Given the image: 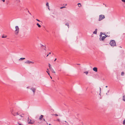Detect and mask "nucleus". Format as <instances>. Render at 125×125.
Segmentation results:
<instances>
[{"label": "nucleus", "mask_w": 125, "mask_h": 125, "mask_svg": "<svg viewBox=\"0 0 125 125\" xmlns=\"http://www.w3.org/2000/svg\"><path fill=\"white\" fill-rule=\"evenodd\" d=\"M84 73H86V74H87L88 73V72L87 71L84 72Z\"/></svg>", "instance_id": "b1692460"}, {"label": "nucleus", "mask_w": 125, "mask_h": 125, "mask_svg": "<svg viewBox=\"0 0 125 125\" xmlns=\"http://www.w3.org/2000/svg\"><path fill=\"white\" fill-rule=\"evenodd\" d=\"M19 124L20 125H21L20 124Z\"/></svg>", "instance_id": "4c0bfd02"}, {"label": "nucleus", "mask_w": 125, "mask_h": 125, "mask_svg": "<svg viewBox=\"0 0 125 125\" xmlns=\"http://www.w3.org/2000/svg\"><path fill=\"white\" fill-rule=\"evenodd\" d=\"M65 25H66L67 26H68H68H69V23H66V24Z\"/></svg>", "instance_id": "393cba45"}, {"label": "nucleus", "mask_w": 125, "mask_h": 125, "mask_svg": "<svg viewBox=\"0 0 125 125\" xmlns=\"http://www.w3.org/2000/svg\"><path fill=\"white\" fill-rule=\"evenodd\" d=\"M10 112L11 114L14 116H16L19 115L18 112H17L16 109L14 108H12L11 109Z\"/></svg>", "instance_id": "f257e3e1"}, {"label": "nucleus", "mask_w": 125, "mask_h": 125, "mask_svg": "<svg viewBox=\"0 0 125 125\" xmlns=\"http://www.w3.org/2000/svg\"><path fill=\"white\" fill-rule=\"evenodd\" d=\"M49 125H51V124H49Z\"/></svg>", "instance_id": "f704fd0d"}, {"label": "nucleus", "mask_w": 125, "mask_h": 125, "mask_svg": "<svg viewBox=\"0 0 125 125\" xmlns=\"http://www.w3.org/2000/svg\"><path fill=\"white\" fill-rule=\"evenodd\" d=\"M46 5L47 6H48V9L50 10L49 8V3L48 2H47V3H46Z\"/></svg>", "instance_id": "dca6fc26"}, {"label": "nucleus", "mask_w": 125, "mask_h": 125, "mask_svg": "<svg viewBox=\"0 0 125 125\" xmlns=\"http://www.w3.org/2000/svg\"><path fill=\"white\" fill-rule=\"evenodd\" d=\"M65 122H66V121H65Z\"/></svg>", "instance_id": "58836bf2"}, {"label": "nucleus", "mask_w": 125, "mask_h": 125, "mask_svg": "<svg viewBox=\"0 0 125 125\" xmlns=\"http://www.w3.org/2000/svg\"><path fill=\"white\" fill-rule=\"evenodd\" d=\"M50 77H51V79H52V77H51V76H50Z\"/></svg>", "instance_id": "c9c22d12"}, {"label": "nucleus", "mask_w": 125, "mask_h": 125, "mask_svg": "<svg viewBox=\"0 0 125 125\" xmlns=\"http://www.w3.org/2000/svg\"><path fill=\"white\" fill-rule=\"evenodd\" d=\"M47 71H48V72H49V69H47Z\"/></svg>", "instance_id": "c756f323"}, {"label": "nucleus", "mask_w": 125, "mask_h": 125, "mask_svg": "<svg viewBox=\"0 0 125 125\" xmlns=\"http://www.w3.org/2000/svg\"><path fill=\"white\" fill-rule=\"evenodd\" d=\"M124 73L123 72H122L121 73V75L122 76L124 75Z\"/></svg>", "instance_id": "4be33fe9"}, {"label": "nucleus", "mask_w": 125, "mask_h": 125, "mask_svg": "<svg viewBox=\"0 0 125 125\" xmlns=\"http://www.w3.org/2000/svg\"><path fill=\"white\" fill-rule=\"evenodd\" d=\"M101 34L100 35V39L101 40V39L103 41L104 40V39L106 37H107L106 36H102V33L101 32ZM105 36H106L105 35Z\"/></svg>", "instance_id": "423d86ee"}, {"label": "nucleus", "mask_w": 125, "mask_h": 125, "mask_svg": "<svg viewBox=\"0 0 125 125\" xmlns=\"http://www.w3.org/2000/svg\"><path fill=\"white\" fill-rule=\"evenodd\" d=\"M43 117V115H41L39 119L40 120H42V118Z\"/></svg>", "instance_id": "9b49d317"}, {"label": "nucleus", "mask_w": 125, "mask_h": 125, "mask_svg": "<svg viewBox=\"0 0 125 125\" xmlns=\"http://www.w3.org/2000/svg\"><path fill=\"white\" fill-rule=\"evenodd\" d=\"M48 55H49V54H48V55H47V56L46 57H47L48 56Z\"/></svg>", "instance_id": "2f4dec72"}, {"label": "nucleus", "mask_w": 125, "mask_h": 125, "mask_svg": "<svg viewBox=\"0 0 125 125\" xmlns=\"http://www.w3.org/2000/svg\"><path fill=\"white\" fill-rule=\"evenodd\" d=\"M123 101H125V95H124L123 96Z\"/></svg>", "instance_id": "2eb2a0df"}, {"label": "nucleus", "mask_w": 125, "mask_h": 125, "mask_svg": "<svg viewBox=\"0 0 125 125\" xmlns=\"http://www.w3.org/2000/svg\"><path fill=\"white\" fill-rule=\"evenodd\" d=\"M66 5H67V4H66L65 5V6H66Z\"/></svg>", "instance_id": "e433bc0d"}, {"label": "nucleus", "mask_w": 125, "mask_h": 125, "mask_svg": "<svg viewBox=\"0 0 125 125\" xmlns=\"http://www.w3.org/2000/svg\"><path fill=\"white\" fill-rule=\"evenodd\" d=\"M31 89L32 90L33 93H34L36 90L35 88H32Z\"/></svg>", "instance_id": "9d476101"}, {"label": "nucleus", "mask_w": 125, "mask_h": 125, "mask_svg": "<svg viewBox=\"0 0 125 125\" xmlns=\"http://www.w3.org/2000/svg\"><path fill=\"white\" fill-rule=\"evenodd\" d=\"M49 67L50 69H51V68H52V67H51V65L50 63L49 64Z\"/></svg>", "instance_id": "a211bd4d"}, {"label": "nucleus", "mask_w": 125, "mask_h": 125, "mask_svg": "<svg viewBox=\"0 0 125 125\" xmlns=\"http://www.w3.org/2000/svg\"><path fill=\"white\" fill-rule=\"evenodd\" d=\"M7 36L5 35H2V38H5Z\"/></svg>", "instance_id": "f3484780"}, {"label": "nucleus", "mask_w": 125, "mask_h": 125, "mask_svg": "<svg viewBox=\"0 0 125 125\" xmlns=\"http://www.w3.org/2000/svg\"><path fill=\"white\" fill-rule=\"evenodd\" d=\"M106 87H107V86H106Z\"/></svg>", "instance_id": "72a5a7b5"}, {"label": "nucleus", "mask_w": 125, "mask_h": 125, "mask_svg": "<svg viewBox=\"0 0 125 125\" xmlns=\"http://www.w3.org/2000/svg\"><path fill=\"white\" fill-rule=\"evenodd\" d=\"M25 59V58H20V60H24V59Z\"/></svg>", "instance_id": "6ab92c4d"}, {"label": "nucleus", "mask_w": 125, "mask_h": 125, "mask_svg": "<svg viewBox=\"0 0 125 125\" xmlns=\"http://www.w3.org/2000/svg\"><path fill=\"white\" fill-rule=\"evenodd\" d=\"M46 72L48 73V75H50V74L49 73V72H48V71H46Z\"/></svg>", "instance_id": "c85d7f7f"}, {"label": "nucleus", "mask_w": 125, "mask_h": 125, "mask_svg": "<svg viewBox=\"0 0 125 125\" xmlns=\"http://www.w3.org/2000/svg\"><path fill=\"white\" fill-rule=\"evenodd\" d=\"M51 71V72L53 73H55V71H54V70L52 68H51V69H50Z\"/></svg>", "instance_id": "1a4fd4ad"}, {"label": "nucleus", "mask_w": 125, "mask_h": 125, "mask_svg": "<svg viewBox=\"0 0 125 125\" xmlns=\"http://www.w3.org/2000/svg\"><path fill=\"white\" fill-rule=\"evenodd\" d=\"M123 124L125 125V119L123 121Z\"/></svg>", "instance_id": "5701e85b"}, {"label": "nucleus", "mask_w": 125, "mask_h": 125, "mask_svg": "<svg viewBox=\"0 0 125 125\" xmlns=\"http://www.w3.org/2000/svg\"><path fill=\"white\" fill-rule=\"evenodd\" d=\"M15 29V34L16 35H17L19 32V28L18 26H16Z\"/></svg>", "instance_id": "20e7f679"}, {"label": "nucleus", "mask_w": 125, "mask_h": 125, "mask_svg": "<svg viewBox=\"0 0 125 125\" xmlns=\"http://www.w3.org/2000/svg\"><path fill=\"white\" fill-rule=\"evenodd\" d=\"M105 17L104 15H101L99 16V18L98 20L99 21H101Z\"/></svg>", "instance_id": "39448f33"}, {"label": "nucleus", "mask_w": 125, "mask_h": 125, "mask_svg": "<svg viewBox=\"0 0 125 125\" xmlns=\"http://www.w3.org/2000/svg\"><path fill=\"white\" fill-rule=\"evenodd\" d=\"M28 124H32L34 123V121L33 119H29L28 117Z\"/></svg>", "instance_id": "7ed1b4c3"}, {"label": "nucleus", "mask_w": 125, "mask_h": 125, "mask_svg": "<svg viewBox=\"0 0 125 125\" xmlns=\"http://www.w3.org/2000/svg\"><path fill=\"white\" fill-rule=\"evenodd\" d=\"M25 63H26L28 64H30V63H31L32 64H33L34 62H33L29 60H28L26 61L25 62Z\"/></svg>", "instance_id": "0eeeda50"}, {"label": "nucleus", "mask_w": 125, "mask_h": 125, "mask_svg": "<svg viewBox=\"0 0 125 125\" xmlns=\"http://www.w3.org/2000/svg\"><path fill=\"white\" fill-rule=\"evenodd\" d=\"M56 60V58H55V60H54V61H55Z\"/></svg>", "instance_id": "7c9ffc66"}, {"label": "nucleus", "mask_w": 125, "mask_h": 125, "mask_svg": "<svg viewBox=\"0 0 125 125\" xmlns=\"http://www.w3.org/2000/svg\"><path fill=\"white\" fill-rule=\"evenodd\" d=\"M93 33L96 34L97 33V29H96L95 31L93 32Z\"/></svg>", "instance_id": "f8f14e48"}, {"label": "nucleus", "mask_w": 125, "mask_h": 125, "mask_svg": "<svg viewBox=\"0 0 125 125\" xmlns=\"http://www.w3.org/2000/svg\"><path fill=\"white\" fill-rule=\"evenodd\" d=\"M56 121H58V122H60V119H57V120H56Z\"/></svg>", "instance_id": "bb28decb"}, {"label": "nucleus", "mask_w": 125, "mask_h": 125, "mask_svg": "<svg viewBox=\"0 0 125 125\" xmlns=\"http://www.w3.org/2000/svg\"><path fill=\"white\" fill-rule=\"evenodd\" d=\"M110 44L111 46H114L116 45V42L114 40H112L110 42Z\"/></svg>", "instance_id": "f03ea898"}, {"label": "nucleus", "mask_w": 125, "mask_h": 125, "mask_svg": "<svg viewBox=\"0 0 125 125\" xmlns=\"http://www.w3.org/2000/svg\"><path fill=\"white\" fill-rule=\"evenodd\" d=\"M93 70L95 72H97V69L96 67H94L93 68Z\"/></svg>", "instance_id": "6e6552de"}, {"label": "nucleus", "mask_w": 125, "mask_h": 125, "mask_svg": "<svg viewBox=\"0 0 125 125\" xmlns=\"http://www.w3.org/2000/svg\"><path fill=\"white\" fill-rule=\"evenodd\" d=\"M51 54V52H50V53H49V54Z\"/></svg>", "instance_id": "473e14b6"}, {"label": "nucleus", "mask_w": 125, "mask_h": 125, "mask_svg": "<svg viewBox=\"0 0 125 125\" xmlns=\"http://www.w3.org/2000/svg\"><path fill=\"white\" fill-rule=\"evenodd\" d=\"M37 25L38 26V27L39 28H41V26L38 23L37 24Z\"/></svg>", "instance_id": "4468645a"}, {"label": "nucleus", "mask_w": 125, "mask_h": 125, "mask_svg": "<svg viewBox=\"0 0 125 125\" xmlns=\"http://www.w3.org/2000/svg\"><path fill=\"white\" fill-rule=\"evenodd\" d=\"M78 6L79 7H80L82 6V5L80 3H78Z\"/></svg>", "instance_id": "ddd939ff"}, {"label": "nucleus", "mask_w": 125, "mask_h": 125, "mask_svg": "<svg viewBox=\"0 0 125 125\" xmlns=\"http://www.w3.org/2000/svg\"><path fill=\"white\" fill-rule=\"evenodd\" d=\"M121 1L123 2H125V0H121Z\"/></svg>", "instance_id": "cd10ccee"}, {"label": "nucleus", "mask_w": 125, "mask_h": 125, "mask_svg": "<svg viewBox=\"0 0 125 125\" xmlns=\"http://www.w3.org/2000/svg\"><path fill=\"white\" fill-rule=\"evenodd\" d=\"M36 20L37 21H39V22H41V21L40 20H38V19H36Z\"/></svg>", "instance_id": "a878e982"}, {"label": "nucleus", "mask_w": 125, "mask_h": 125, "mask_svg": "<svg viewBox=\"0 0 125 125\" xmlns=\"http://www.w3.org/2000/svg\"><path fill=\"white\" fill-rule=\"evenodd\" d=\"M66 8V7H65V6H63V7H61L60 8L61 9H62V8Z\"/></svg>", "instance_id": "412c9836"}, {"label": "nucleus", "mask_w": 125, "mask_h": 125, "mask_svg": "<svg viewBox=\"0 0 125 125\" xmlns=\"http://www.w3.org/2000/svg\"><path fill=\"white\" fill-rule=\"evenodd\" d=\"M52 115H55L56 116H58V115L57 114H52Z\"/></svg>", "instance_id": "aec40b11"}]
</instances>
